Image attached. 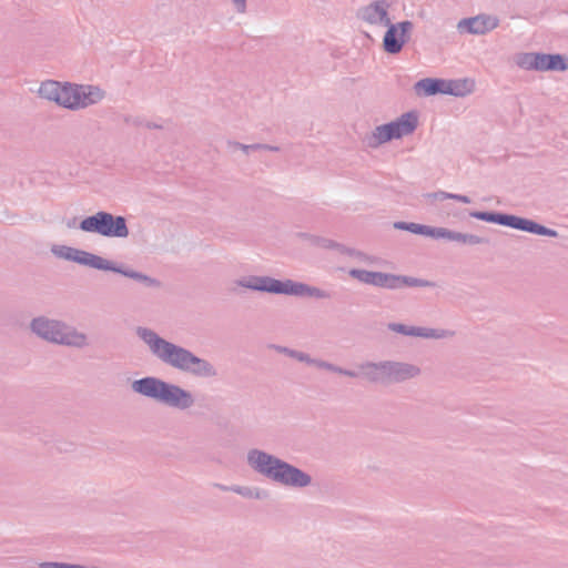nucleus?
Returning <instances> with one entry per match:
<instances>
[{"label": "nucleus", "mask_w": 568, "mask_h": 568, "mask_svg": "<svg viewBox=\"0 0 568 568\" xmlns=\"http://www.w3.org/2000/svg\"><path fill=\"white\" fill-rule=\"evenodd\" d=\"M136 336L144 343L151 356L163 365L191 377L210 379L216 377V368L210 361L200 357L191 349L161 337L149 327H136Z\"/></svg>", "instance_id": "obj_1"}, {"label": "nucleus", "mask_w": 568, "mask_h": 568, "mask_svg": "<svg viewBox=\"0 0 568 568\" xmlns=\"http://www.w3.org/2000/svg\"><path fill=\"white\" fill-rule=\"evenodd\" d=\"M246 464L255 474L285 489L303 490L312 486V476L305 470L260 448L246 453Z\"/></svg>", "instance_id": "obj_2"}, {"label": "nucleus", "mask_w": 568, "mask_h": 568, "mask_svg": "<svg viewBox=\"0 0 568 568\" xmlns=\"http://www.w3.org/2000/svg\"><path fill=\"white\" fill-rule=\"evenodd\" d=\"M38 97L65 110H83L100 103L105 92L97 85L47 80L38 88Z\"/></svg>", "instance_id": "obj_3"}, {"label": "nucleus", "mask_w": 568, "mask_h": 568, "mask_svg": "<svg viewBox=\"0 0 568 568\" xmlns=\"http://www.w3.org/2000/svg\"><path fill=\"white\" fill-rule=\"evenodd\" d=\"M131 389L135 394L179 412H186L194 406V396L190 390L155 376H144L133 381Z\"/></svg>", "instance_id": "obj_4"}, {"label": "nucleus", "mask_w": 568, "mask_h": 568, "mask_svg": "<svg viewBox=\"0 0 568 568\" xmlns=\"http://www.w3.org/2000/svg\"><path fill=\"white\" fill-rule=\"evenodd\" d=\"M236 286L267 294L313 297L317 300L328 298V293L325 290L292 280L280 281L267 275H247L241 277L236 281Z\"/></svg>", "instance_id": "obj_5"}, {"label": "nucleus", "mask_w": 568, "mask_h": 568, "mask_svg": "<svg viewBox=\"0 0 568 568\" xmlns=\"http://www.w3.org/2000/svg\"><path fill=\"white\" fill-rule=\"evenodd\" d=\"M359 377L372 384L394 385L419 377L422 369L409 362L381 361L362 362L357 365Z\"/></svg>", "instance_id": "obj_6"}, {"label": "nucleus", "mask_w": 568, "mask_h": 568, "mask_svg": "<svg viewBox=\"0 0 568 568\" xmlns=\"http://www.w3.org/2000/svg\"><path fill=\"white\" fill-rule=\"evenodd\" d=\"M30 332L38 338L59 346L83 349L90 344L87 334L67 323L47 316L32 318Z\"/></svg>", "instance_id": "obj_7"}, {"label": "nucleus", "mask_w": 568, "mask_h": 568, "mask_svg": "<svg viewBox=\"0 0 568 568\" xmlns=\"http://www.w3.org/2000/svg\"><path fill=\"white\" fill-rule=\"evenodd\" d=\"M64 261L72 262L82 266H88L102 272L120 274L123 277L132 278L146 288L159 290L160 286H162L158 278L148 276L141 272L133 271L130 267H125L123 264L112 262L111 260L103 258L100 255L88 251L70 256Z\"/></svg>", "instance_id": "obj_8"}, {"label": "nucleus", "mask_w": 568, "mask_h": 568, "mask_svg": "<svg viewBox=\"0 0 568 568\" xmlns=\"http://www.w3.org/2000/svg\"><path fill=\"white\" fill-rule=\"evenodd\" d=\"M469 216L486 223L498 224L500 226L519 230L521 232H527L529 234L547 237L558 236V232H556V230L540 225L535 221L524 219L519 215L488 211H474L469 213Z\"/></svg>", "instance_id": "obj_9"}, {"label": "nucleus", "mask_w": 568, "mask_h": 568, "mask_svg": "<svg viewBox=\"0 0 568 568\" xmlns=\"http://www.w3.org/2000/svg\"><path fill=\"white\" fill-rule=\"evenodd\" d=\"M78 227L85 233L102 237L125 239L128 236L126 220L122 215H113L106 211H99L81 220Z\"/></svg>", "instance_id": "obj_10"}, {"label": "nucleus", "mask_w": 568, "mask_h": 568, "mask_svg": "<svg viewBox=\"0 0 568 568\" xmlns=\"http://www.w3.org/2000/svg\"><path fill=\"white\" fill-rule=\"evenodd\" d=\"M515 64L524 71H565L564 58L559 54L520 53L515 57Z\"/></svg>", "instance_id": "obj_11"}, {"label": "nucleus", "mask_w": 568, "mask_h": 568, "mask_svg": "<svg viewBox=\"0 0 568 568\" xmlns=\"http://www.w3.org/2000/svg\"><path fill=\"white\" fill-rule=\"evenodd\" d=\"M389 2L387 0H375L359 7L356 17L359 21L373 27L395 26L389 19Z\"/></svg>", "instance_id": "obj_12"}, {"label": "nucleus", "mask_w": 568, "mask_h": 568, "mask_svg": "<svg viewBox=\"0 0 568 568\" xmlns=\"http://www.w3.org/2000/svg\"><path fill=\"white\" fill-rule=\"evenodd\" d=\"M388 331L392 333L424 339H449L454 337V331L447 328L409 326L403 323H388Z\"/></svg>", "instance_id": "obj_13"}, {"label": "nucleus", "mask_w": 568, "mask_h": 568, "mask_svg": "<svg viewBox=\"0 0 568 568\" xmlns=\"http://www.w3.org/2000/svg\"><path fill=\"white\" fill-rule=\"evenodd\" d=\"M378 28H386L384 33L383 48L384 52L389 54H396L400 52L403 45L408 40V33L412 31V22L403 21L395 26H381Z\"/></svg>", "instance_id": "obj_14"}, {"label": "nucleus", "mask_w": 568, "mask_h": 568, "mask_svg": "<svg viewBox=\"0 0 568 568\" xmlns=\"http://www.w3.org/2000/svg\"><path fill=\"white\" fill-rule=\"evenodd\" d=\"M498 26L499 19L497 17L483 13L458 21L456 29H458V32L460 33L484 36L496 29Z\"/></svg>", "instance_id": "obj_15"}, {"label": "nucleus", "mask_w": 568, "mask_h": 568, "mask_svg": "<svg viewBox=\"0 0 568 568\" xmlns=\"http://www.w3.org/2000/svg\"><path fill=\"white\" fill-rule=\"evenodd\" d=\"M348 275H351L352 278H355L359 283L381 287L384 290L389 288V286L392 285V281L395 277V274L390 273L364 271L357 268H352L351 271H348Z\"/></svg>", "instance_id": "obj_16"}, {"label": "nucleus", "mask_w": 568, "mask_h": 568, "mask_svg": "<svg viewBox=\"0 0 568 568\" xmlns=\"http://www.w3.org/2000/svg\"><path fill=\"white\" fill-rule=\"evenodd\" d=\"M428 237H432L434 240H445L447 242H456L463 245H478L484 244L486 242L480 236L469 233L454 232L445 227L437 230V232L432 233V235H429Z\"/></svg>", "instance_id": "obj_17"}, {"label": "nucleus", "mask_w": 568, "mask_h": 568, "mask_svg": "<svg viewBox=\"0 0 568 568\" xmlns=\"http://www.w3.org/2000/svg\"><path fill=\"white\" fill-rule=\"evenodd\" d=\"M417 126V115L415 112H406L395 121L382 124L377 126L378 129H383L385 131L396 132L398 134L410 135Z\"/></svg>", "instance_id": "obj_18"}, {"label": "nucleus", "mask_w": 568, "mask_h": 568, "mask_svg": "<svg viewBox=\"0 0 568 568\" xmlns=\"http://www.w3.org/2000/svg\"><path fill=\"white\" fill-rule=\"evenodd\" d=\"M404 136H406L404 133L385 130L383 128H375V130L371 131V133L365 136V145L369 149H377L388 141L402 139Z\"/></svg>", "instance_id": "obj_19"}, {"label": "nucleus", "mask_w": 568, "mask_h": 568, "mask_svg": "<svg viewBox=\"0 0 568 568\" xmlns=\"http://www.w3.org/2000/svg\"><path fill=\"white\" fill-rule=\"evenodd\" d=\"M305 365L315 367L321 371H326L329 373H333L338 376L347 377V378H358V373L354 369H345L343 367H339L336 364H332L331 362L318 359V358H312L308 361L301 362Z\"/></svg>", "instance_id": "obj_20"}, {"label": "nucleus", "mask_w": 568, "mask_h": 568, "mask_svg": "<svg viewBox=\"0 0 568 568\" xmlns=\"http://www.w3.org/2000/svg\"><path fill=\"white\" fill-rule=\"evenodd\" d=\"M444 91V80L424 78L415 83V93L419 97H434Z\"/></svg>", "instance_id": "obj_21"}, {"label": "nucleus", "mask_w": 568, "mask_h": 568, "mask_svg": "<svg viewBox=\"0 0 568 568\" xmlns=\"http://www.w3.org/2000/svg\"><path fill=\"white\" fill-rule=\"evenodd\" d=\"M215 487H217V489H220L222 491H231V493L237 494L239 496H241L242 498H245V499L262 500L264 498V496H266V493H264V490H262L261 488H254V487H250V486L215 485Z\"/></svg>", "instance_id": "obj_22"}, {"label": "nucleus", "mask_w": 568, "mask_h": 568, "mask_svg": "<svg viewBox=\"0 0 568 568\" xmlns=\"http://www.w3.org/2000/svg\"><path fill=\"white\" fill-rule=\"evenodd\" d=\"M394 229L399 231H406L415 235H420L428 237L430 234L435 233L438 230H442V226H430V225H420L414 222H396L394 223Z\"/></svg>", "instance_id": "obj_23"}, {"label": "nucleus", "mask_w": 568, "mask_h": 568, "mask_svg": "<svg viewBox=\"0 0 568 568\" xmlns=\"http://www.w3.org/2000/svg\"><path fill=\"white\" fill-rule=\"evenodd\" d=\"M403 287H435L434 282H428L424 278H415L407 275H396L392 281L390 288L388 290H400Z\"/></svg>", "instance_id": "obj_24"}, {"label": "nucleus", "mask_w": 568, "mask_h": 568, "mask_svg": "<svg viewBox=\"0 0 568 568\" xmlns=\"http://www.w3.org/2000/svg\"><path fill=\"white\" fill-rule=\"evenodd\" d=\"M403 287H435L434 282H428L424 278H415L407 275H396L392 281L390 288L388 290H400Z\"/></svg>", "instance_id": "obj_25"}, {"label": "nucleus", "mask_w": 568, "mask_h": 568, "mask_svg": "<svg viewBox=\"0 0 568 568\" xmlns=\"http://www.w3.org/2000/svg\"><path fill=\"white\" fill-rule=\"evenodd\" d=\"M469 88L467 87V80L464 81H445V91L443 94H450L454 97H465V94L469 93Z\"/></svg>", "instance_id": "obj_26"}, {"label": "nucleus", "mask_w": 568, "mask_h": 568, "mask_svg": "<svg viewBox=\"0 0 568 568\" xmlns=\"http://www.w3.org/2000/svg\"><path fill=\"white\" fill-rule=\"evenodd\" d=\"M82 252H84V251H82L80 248L70 247L67 245H61V244H55V245L51 246V254H53V256H55V258L61 260V261H65L69 257L79 255Z\"/></svg>", "instance_id": "obj_27"}, {"label": "nucleus", "mask_w": 568, "mask_h": 568, "mask_svg": "<svg viewBox=\"0 0 568 568\" xmlns=\"http://www.w3.org/2000/svg\"><path fill=\"white\" fill-rule=\"evenodd\" d=\"M274 351L283 354V355H286L287 357L294 359V361H298V362H304V361H308V359H312L314 357L310 356L308 354H305L303 352H300L297 349H292L290 347H286V346H274Z\"/></svg>", "instance_id": "obj_28"}, {"label": "nucleus", "mask_w": 568, "mask_h": 568, "mask_svg": "<svg viewBox=\"0 0 568 568\" xmlns=\"http://www.w3.org/2000/svg\"><path fill=\"white\" fill-rule=\"evenodd\" d=\"M229 150H241L244 154H250L252 151H258L264 148L261 144H243L235 141L227 142Z\"/></svg>", "instance_id": "obj_29"}, {"label": "nucleus", "mask_w": 568, "mask_h": 568, "mask_svg": "<svg viewBox=\"0 0 568 568\" xmlns=\"http://www.w3.org/2000/svg\"><path fill=\"white\" fill-rule=\"evenodd\" d=\"M40 568H87L84 566L74 565V564H64V562H57V561H43L40 565H38Z\"/></svg>", "instance_id": "obj_30"}, {"label": "nucleus", "mask_w": 568, "mask_h": 568, "mask_svg": "<svg viewBox=\"0 0 568 568\" xmlns=\"http://www.w3.org/2000/svg\"><path fill=\"white\" fill-rule=\"evenodd\" d=\"M452 197V193H447L445 191H437L433 193L426 194V199L430 201H444Z\"/></svg>", "instance_id": "obj_31"}, {"label": "nucleus", "mask_w": 568, "mask_h": 568, "mask_svg": "<svg viewBox=\"0 0 568 568\" xmlns=\"http://www.w3.org/2000/svg\"><path fill=\"white\" fill-rule=\"evenodd\" d=\"M316 244H318L320 247H324V248H338L341 251L347 250V248L334 243L333 241L326 240V239H318V241H316Z\"/></svg>", "instance_id": "obj_32"}, {"label": "nucleus", "mask_w": 568, "mask_h": 568, "mask_svg": "<svg viewBox=\"0 0 568 568\" xmlns=\"http://www.w3.org/2000/svg\"><path fill=\"white\" fill-rule=\"evenodd\" d=\"M343 253H346L351 256L362 260V261H364V263H372V257H369L361 252H356L354 248H345V250H343Z\"/></svg>", "instance_id": "obj_33"}, {"label": "nucleus", "mask_w": 568, "mask_h": 568, "mask_svg": "<svg viewBox=\"0 0 568 568\" xmlns=\"http://www.w3.org/2000/svg\"><path fill=\"white\" fill-rule=\"evenodd\" d=\"M448 200H455V201L460 202L463 204H469L470 203V199L467 195L453 194V197H450Z\"/></svg>", "instance_id": "obj_34"}, {"label": "nucleus", "mask_w": 568, "mask_h": 568, "mask_svg": "<svg viewBox=\"0 0 568 568\" xmlns=\"http://www.w3.org/2000/svg\"><path fill=\"white\" fill-rule=\"evenodd\" d=\"M233 3H235L236 11L243 12L245 10V0H233Z\"/></svg>", "instance_id": "obj_35"}, {"label": "nucleus", "mask_w": 568, "mask_h": 568, "mask_svg": "<svg viewBox=\"0 0 568 568\" xmlns=\"http://www.w3.org/2000/svg\"><path fill=\"white\" fill-rule=\"evenodd\" d=\"M262 149H260V151H271V152H277L280 151V148L278 146H274V145H270V144H262Z\"/></svg>", "instance_id": "obj_36"}, {"label": "nucleus", "mask_w": 568, "mask_h": 568, "mask_svg": "<svg viewBox=\"0 0 568 568\" xmlns=\"http://www.w3.org/2000/svg\"><path fill=\"white\" fill-rule=\"evenodd\" d=\"M145 128L148 129H161L162 126L158 123H153V122H145Z\"/></svg>", "instance_id": "obj_37"}, {"label": "nucleus", "mask_w": 568, "mask_h": 568, "mask_svg": "<svg viewBox=\"0 0 568 568\" xmlns=\"http://www.w3.org/2000/svg\"><path fill=\"white\" fill-rule=\"evenodd\" d=\"M73 226H75V221L74 220L67 222V227L68 229H72Z\"/></svg>", "instance_id": "obj_38"}]
</instances>
